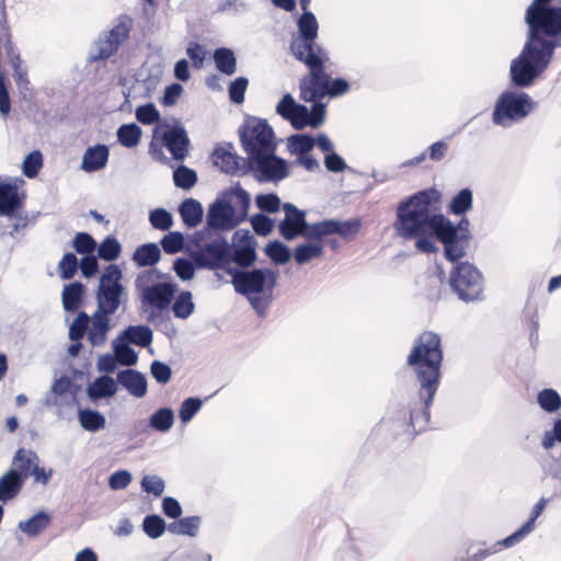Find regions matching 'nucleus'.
<instances>
[{"mask_svg": "<svg viewBox=\"0 0 561 561\" xmlns=\"http://www.w3.org/2000/svg\"><path fill=\"white\" fill-rule=\"evenodd\" d=\"M552 0H533L525 13L528 26L527 38L510 65L513 87H531L548 69L554 50L561 47V7L551 5Z\"/></svg>", "mask_w": 561, "mask_h": 561, "instance_id": "1", "label": "nucleus"}, {"mask_svg": "<svg viewBox=\"0 0 561 561\" xmlns=\"http://www.w3.org/2000/svg\"><path fill=\"white\" fill-rule=\"evenodd\" d=\"M444 353L439 334L424 331L414 340V344L407 357V365L412 369L419 386L417 397L422 403V414L412 413V421L424 426L439 387Z\"/></svg>", "mask_w": 561, "mask_h": 561, "instance_id": "2", "label": "nucleus"}, {"mask_svg": "<svg viewBox=\"0 0 561 561\" xmlns=\"http://www.w3.org/2000/svg\"><path fill=\"white\" fill-rule=\"evenodd\" d=\"M237 294L244 296L257 316L264 317L274 300L278 274L271 268L228 267Z\"/></svg>", "mask_w": 561, "mask_h": 561, "instance_id": "3", "label": "nucleus"}, {"mask_svg": "<svg viewBox=\"0 0 561 561\" xmlns=\"http://www.w3.org/2000/svg\"><path fill=\"white\" fill-rule=\"evenodd\" d=\"M438 197L439 194L436 190H424L402 201L397 208V220L393 224L397 236L403 240H415V247L422 253L432 254L437 252L438 249L432 240V237L435 238V232L425 229L424 232L410 236L407 233V227H410L411 218H414L415 213L421 211L427 217L438 216V213H434L431 207Z\"/></svg>", "mask_w": 561, "mask_h": 561, "instance_id": "4", "label": "nucleus"}, {"mask_svg": "<svg viewBox=\"0 0 561 561\" xmlns=\"http://www.w3.org/2000/svg\"><path fill=\"white\" fill-rule=\"evenodd\" d=\"M411 218L410 227H407V233L415 236L430 229L435 232V239L444 247V256L447 261L456 264L461 262L460 259L466 256L470 240L468 236L454 228L451 222L443 214L438 216L427 217L421 214H414Z\"/></svg>", "mask_w": 561, "mask_h": 561, "instance_id": "5", "label": "nucleus"}, {"mask_svg": "<svg viewBox=\"0 0 561 561\" xmlns=\"http://www.w3.org/2000/svg\"><path fill=\"white\" fill-rule=\"evenodd\" d=\"M187 251L198 268L210 271L224 268L227 272V268L230 267V243L224 236L213 232L208 228L195 231L190 236Z\"/></svg>", "mask_w": 561, "mask_h": 561, "instance_id": "6", "label": "nucleus"}, {"mask_svg": "<svg viewBox=\"0 0 561 561\" xmlns=\"http://www.w3.org/2000/svg\"><path fill=\"white\" fill-rule=\"evenodd\" d=\"M448 285L458 299L466 304L484 299V276L473 263L468 261L453 265Z\"/></svg>", "mask_w": 561, "mask_h": 561, "instance_id": "7", "label": "nucleus"}, {"mask_svg": "<svg viewBox=\"0 0 561 561\" xmlns=\"http://www.w3.org/2000/svg\"><path fill=\"white\" fill-rule=\"evenodd\" d=\"M296 59L309 69V73L299 81L300 99L305 102H314L325 98L330 80L324 66L329 60L328 51L318 50L317 54L296 57Z\"/></svg>", "mask_w": 561, "mask_h": 561, "instance_id": "8", "label": "nucleus"}, {"mask_svg": "<svg viewBox=\"0 0 561 561\" xmlns=\"http://www.w3.org/2000/svg\"><path fill=\"white\" fill-rule=\"evenodd\" d=\"M535 106V101L526 92L505 90L495 101L492 122L496 126L508 128L524 121Z\"/></svg>", "mask_w": 561, "mask_h": 561, "instance_id": "9", "label": "nucleus"}, {"mask_svg": "<svg viewBox=\"0 0 561 561\" xmlns=\"http://www.w3.org/2000/svg\"><path fill=\"white\" fill-rule=\"evenodd\" d=\"M134 20L128 14L118 15L113 26L99 35L98 39L93 43L89 61L95 62L99 60H106L114 56L122 44L129 37Z\"/></svg>", "mask_w": 561, "mask_h": 561, "instance_id": "10", "label": "nucleus"}, {"mask_svg": "<svg viewBox=\"0 0 561 561\" xmlns=\"http://www.w3.org/2000/svg\"><path fill=\"white\" fill-rule=\"evenodd\" d=\"M240 142L247 157L276 149L275 134L266 119L248 117L239 128Z\"/></svg>", "mask_w": 561, "mask_h": 561, "instance_id": "11", "label": "nucleus"}, {"mask_svg": "<svg viewBox=\"0 0 561 561\" xmlns=\"http://www.w3.org/2000/svg\"><path fill=\"white\" fill-rule=\"evenodd\" d=\"M276 149L263 153L247 157L244 164L247 174L259 183H278L289 176L288 163L285 159L276 156Z\"/></svg>", "mask_w": 561, "mask_h": 561, "instance_id": "12", "label": "nucleus"}, {"mask_svg": "<svg viewBox=\"0 0 561 561\" xmlns=\"http://www.w3.org/2000/svg\"><path fill=\"white\" fill-rule=\"evenodd\" d=\"M123 272L116 264L105 267L99 279L96 289V309L105 313L114 314L121 304L125 288L122 284Z\"/></svg>", "mask_w": 561, "mask_h": 561, "instance_id": "13", "label": "nucleus"}, {"mask_svg": "<svg viewBox=\"0 0 561 561\" xmlns=\"http://www.w3.org/2000/svg\"><path fill=\"white\" fill-rule=\"evenodd\" d=\"M297 27L298 36L294 37L290 44V51L295 58L324 50L316 43L319 24L312 12H302L297 20Z\"/></svg>", "mask_w": 561, "mask_h": 561, "instance_id": "14", "label": "nucleus"}, {"mask_svg": "<svg viewBox=\"0 0 561 561\" xmlns=\"http://www.w3.org/2000/svg\"><path fill=\"white\" fill-rule=\"evenodd\" d=\"M242 221L237 217V209L220 193L209 205L206 215V227L213 230H232Z\"/></svg>", "mask_w": 561, "mask_h": 561, "instance_id": "15", "label": "nucleus"}, {"mask_svg": "<svg viewBox=\"0 0 561 561\" xmlns=\"http://www.w3.org/2000/svg\"><path fill=\"white\" fill-rule=\"evenodd\" d=\"M255 248L256 240L249 230L234 231L230 243L229 264L234 263L241 270L251 267L257 259Z\"/></svg>", "mask_w": 561, "mask_h": 561, "instance_id": "16", "label": "nucleus"}, {"mask_svg": "<svg viewBox=\"0 0 561 561\" xmlns=\"http://www.w3.org/2000/svg\"><path fill=\"white\" fill-rule=\"evenodd\" d=\"M557 442L561 444V419L556 420L552 428L545 432L541 446L546 450H549ZM542 480L550 479L552 497H561V451L558 462L556 461L549 466H542Z\"/></svg>", "mask_w": 561, "mask_h": 561, "instance_id": "17", "label": "nucleus"}, {"mask_svg": "<svg viewBox=\"0 0 561 561\" xmlns=\"http://www.w3.org/2000/svg\"><path fill=\"white\" fill-rule=\"evenodd\" d=\"M282 208L285 216L278 224L280 236L287 241L298 237H304L308 240L310 224L306 220V211L291 203H284Z\"/></svg>", "mask_w": 561, "mask_h": 561, "instance_id": "18", "label": "nucleus"}, {"mask_svg": "<svg viewBox=\"0 0 561 561\" xmlns=\"http://www.w3.org/2000/svg\"><path fill=\"white\" fill-rule=\"evenodd\" d=\"M213 163L224 173L228 175L244 176L247 175L244 164L247 157H240L233 151L231 142L226 146L215 148L211 154Z\"/></svg>", "mask_w": 561, "mask_h": 561, "instance_id": "19", "label": "nucleus"}, {"mask_svg": "<svg viewBox=\"0 0 561 561\" xmlns=\"http://www.w3.org/2000/svg\"><path fill=\"white\" fill-rule=\"evenodd\" d=\"M178 291V285L173 282H159L142 288V302L150 305L158 310L169 308Z\"/></svg>", "mask_w": 561, "mask_h": 561, "instance_id": "20", "label": "nucleus"}, {"mask_svg": "<svg viewBox=\"0 0 561 561\" xmlns=\"http://www.w3.org/2000/svg\"><path fill=\"white\" fill-rule=\"evenodd\" d=\"M416 412L419 416L422 414V403L421 399L419 398V402L415 403L410 411L405 410H399L391 419L388 421H385V424H388V426L397 434H403L407 433L410 436L415 435L419 432L425 431L427 428L430 416L426 420V423L423 427H421L420 423L412 421V413Z\"/></svg>", "mask_w": 561, "mask_h": 561, "instance_id": "21", "label": "nucleus"}, {"mask_svg": "<svg viewBox=\"0 0 561 561\" xmlns=\"http://www.w3.org/2000/svg\"><path fill=\"white\" fill-rule=\"evenodd\" d=\"M162 144L174 160H184L188 153L190 138L181 124L173 125L162 133Z\"/></svg>", "mask_w": 561, "mask_h": 561, "instance_id": "22", "label": "nucleus"}, {"mask_svg": "<svg viewBox=\"0 0 561 561\" xmlns=\"http://www.w3.org/2000/svg\"><path fill=\"white\" fill-rule=\"evenodd\" d=\"M541 481H547V485L549 489H551L550 479H541ZM550 492H552V490H550ZM553 499L554 497H552V493H550L549 497H540L539 501L534 505L528 520L515 533L504 538L503 543L506 547H514L515 545L523 541L534 530L537 518L542 514L549 501Z\"/></svg>", "mask_w": 561, "mask_h": 561, "instance_id": "23", "label": "nucleus"}, {"mask_svg": "<svg viewBox=\"0 0 561 561\" xmlns=\"http://www.w3.org/2000/svg\"><path fill=\"white\" fill-rule=\"evenodd\" d=\"M116 380L135 398H142L147 393L146 376L138 370L124 369L117 374Z\"/></svg>", "mask_w": 561, "mask_h": 561, "instance_id": "24", "label": "nucleus"}, {"mask_svg": "<svg viewBox=\"0 0 561 561\" xmlns=\"http://www.w3.org/2000/svg\"><path fill=\"white\" fill-rule=\"evenodd\" d=\"M222 195L229 202L230 205L237 209V217L243 222L247 220L249 209L251 206L250 194L241 186L239 182L234 183L230 187L224 190Z\"/></svg>", "mask_w": 561, "mask_h": 561, "instance_id": "25", "label": "nucleus"}, {"mask_svg": "<svg viewBox=\"0 0 561 561\" xmlns=\"http://www.w3.org/2000/svg\"><path fill=\"white\" fill-rule=\"evenodd\" d=\"M110 149L106 145H94L87 148L81 161V170L88 173L96 172L106 167Z\"/></svg>", "mask_w": 561, "mask_h": 561, "instance_id": "26", "label": "nucleus"}, {"mask_svg": "<svg viewBox=\"0 0 561 561\" xmlns=\"http://www.w3.org/2000/svg\"><path fill=\"white\" fill-rule=\"evenodd\" d=\"M111 313L96 309L90 318L91 327L88 330V340L93 346H101L105 343L111 329Z\"/></svg>", "mask_w": 561, "mask_h": 561, "instance_id": "27", "label": "nucleus"}, {"mask_svg": "<svg viewBox=\"0 0 561 561\" xmlns=\"http://www.w3.org/2000/svg\"><path fill=\"white\" fill-rule=\"evenodd\" d=\"M21 206L18 186L13 183L0 182V216L12 217Z\"/></svg>", "mask_w": 561, "mask_h": 561, "instance_id": "28", "label": "nucleus"}, {"mask_svg": "<svg viewBox=\"0 0 561 561\" xmlns=\"http://www.w3.org/2000/svg\"><path fill=\"white\" fill-rule=\"evenodd\" d=\"M24 477L15 469H10L0 478V501L8 502L21 491Z\"/></svg>", "mask_w": 561, "mask_h": 561, "instance_id": "29", "label": "nucleus"}, {"mask_svg": "<svg viewBox=\"0 0 561 561\" xmlns=\"http://www.w3.org/2000/svg\"><path fill=\"white\" fill-rule=\"evenodd\" d=\"M118 337L126 341L128 344H134L139 347H148L153 340V332L148 325H128L123 330Z\"/></svg>", "mask_w": 561, "mask_h": 561, "instance_id": "30", "label": "nucleus"}, {"mask_svg": "<svg viewBox=\"0 0 561 561\" xmlns=\"http://www.w3.org/2000/svg\"><path fill=\"white\" fill-rule=\"evenodd\" d=\"M178 210L183 224L188 228L197 227L203 220L204 209L197 199H184Z\"/></svg>", "mask_w": 561, "mask_h": 561, "instance_id": "31", "label": "nucleus"}, {"mask_svg": "<svg viewBox=\"0 0 561 561\" xmlns=\"http://www.w3.org/2000/svg\"><path fill=\"white\" fill-rule=\"evenodd\" d=\"M117 392L116 381L107 376H100L94 379L87 388L88 397L93 400H100L105 398H111Z\"/></svg>", "mask_w": 561, "mask_h": 561, "instance_id": "32", "label": "nucleus"}, {"mask_svg": "<svg viewBox=\"0 0 561 561\" xmlns=\"http://www.w3.org/2000/svg\"><path fill=\"white\" fill-rule=\"evenodd\" d=\"M84 285L81 282H72L64 286L61 293L62 307L68 312L77 311L83 300Z\"/></svg>", "mask_w": 561, "mask_h": 561, "instance_id": "33", "label": "nucleus"}, {"mask_svg": "<svg viewBox=\"0 0 561 561\" xmlns=\"http://www.w3.org/2000/svg\"><path fill=\"white\" fill-rule=\"evenodd\" d=\"M131 259L139 267L153 266L161 259V250L157 243H145L134 251Z\"/></svg>", "mask_w": 561, "mask_h": 561, "instance_id": "34", "label": "nucleus"}, {"mask_svg": "<svg viewBox=\"0 0 561 561\" xmlns=\"http://www.w3.org/2000/svg\"><path fill=\"white\" fill-rule=\"evenodd\" d=\"M50 515L41 511L26 520H20L18 528L28 537H37L50 525Z\"/></svg>", "mask_w": 561, "mask_h": 561, "instance_id": "35", "label": "nucleus"}, {"mask_svg": "<svg viewBox=\"0 0 561 561\" xmlns=\"http://www.w3.org/2000/svg\"><path fill=\"white\" fill-rule=\"evenodd\" d=\"M175 415L171 408L164 407L156 410L148 419V425L156 432L168 433L174 425Z\"/></svg>", "mask_w": 561, "mask_h": 561, "instance_id": "36", "label": "nucleus"}, {"mask_svg": "<svg viewBox=\"0 0 561 561\" xmlns=\"http://www.w3.org/2000/svg\"><path fill=\"white\" fill-rule=\"evenodd\" d=\"M78 421L81 427L88 432H98L105 427L106 419L98 410L92 409H79Z\"/></svg>", "mask_w": 561, "mask_h": 561, "instance_id": "37", "label": "nucleus"}, {"mask_svg": "<svg viewBox=\"0 0 561 561\" xmlns=\"http://www.w3.org/2000/svg\"><path fill=\"white\" fill-rule=\"evenodd\" d=\"M202 519L199 516H187L172 522L168 530L174 535L195 537L198 533Z\"/></svg>", "mask_w": 561, "mask_h": 561, "instance_id": "38", "label": "nucleus"}, {"mask_svg": "<svg viewBox=\"0 0 561 561\" xmlns=\"http://www.w3.org/2000/svg\"><path fill=\"white\" fill-rule=\"evenodd\" d=\"M194 310L195 304L191 291L183 290L178 296L174 295L172 312L175 318L185 320L193 314Z\"/></svg>", "mask_w": 561, "mask_h": 561, "instance_id": "39", "label": "nucleus"}, {"mask_svg": "<svg viewBox=\"0 0 561 561\" xmlns=\"http://www.w3.org/2000/svg\"><path fill=\"white\" fill-rule=\"evenodd\" d=\"M112 347L117 362L123 366H134L138 362L137 352L130 346V344L123 341L121 337H116L112 342Z\"/></svg>", "mask_w": 561, "mask_h": 561, "instance_id": "40", "label": "nucleus"}, {"mask_svg": "<svg viewBox=\"0 0 561 561\" xmlns=\"http://www.w3.org/2000/svg\"><path fill=\"white\" fill-rule=\"evenodd\" d=\"M216 68L226 76H232L237 70V59L230 48L221 47L214 51Z\"/></svg>", "mask_w": 561, "mask_h": 561, "instance_id": "41", "label": "nucleus"}, {"mask_svg": "<svg viewBox=\"0 0 561 561\" xmlns=\"http://www.w3.org/2000/svg\"><path fill=\"white\" fill-rule=\"evenodd\" d=\"M322 254L323 247L318 241L299 244L294 250V259L299 265H304L314 259H319Z\"/></svg>", "mask_w": 561, "mask_h": 561, "instance_id": "42", "label": "nucleus"}, {"mask_svg": "<svg viewBox=\"0 0 561 561\" xmlns=\"http://www.w3.org/2000/svg\"><path fill=\"white\" fill-rule=\"evenodd\" d=\"M316 146L314 138L308 134H295L287 138V149L290 154L309 153Z\"/></svg>", "mask_w": 561, "mask_h": 561, "instance_id": "43", "label": "nucleus"}, {"mask_svg": "<svg viewBox=\"0 0 561 561\" xmlns=\"http://www.w3.org/2000/svg\"><path fill=\"white\" fill-rule=\"evenodd\" d=\"M141 128L135 124H123L116 131L118 142L126 148L136 147L141 138Z\"/></svg>", "mask_w": 561, "mask_h": 561, "instance_id": "44", "label": "nucleus"}, {"mask_svg": "<svg viewBox=\"0 0 561 561\" xmlns=\"http://www.w3.org/2000/svg\"><path fill=\"white\" fill-rule=\"evenodd\" d=\"M339 220L325 219L314 224H310L308 240L320 241L324 237L337 234Z\"/></svg>", "mask_w": 561, "mask_h": 561, "instance_id": "45", "label": "nucleus"}, {"mask_svg": "<svg viewBox=\"0 0 561 561\" xmlns=\"http://www.w3.org/2000/svg\"><path fill=\"white\" fill-rule=\"evenodd\" d=\"M473 195L470 188L460 190L450 201L448 210L453 215H465L472 208Z\"/></svg>", "mask_w": 561, "mask_h": 561, "instance_id": "46", "label": "nucleus"}, {"mask_svg": "<svg viewBox=\"0 0 561 561\" xmlns=\"http://www.w3.org/2000/svg\"><path fill=\"white\" fill-rule=\"evenodd\" d=\"M37 461L38 457L34 451L20 448L14 455L13 466L16 467L15 470H18L19 473H22V477H24L25 480Z\"/></svg>", "mask_w": 561, "mask_h": 561, "instance_id": "47", "label": "nucleus"}, {"mask_svg": "<svg viewBox=\"0 0 561 561\" xmlns=\"http://www.w3.org/2000/svg\"><path fill=\"white\" fill-rule=\"evenodd\" d=\"M96 249L98 256L107 262L115 261L122 252L119 241L113 236H107L99 245H96Z\"/></svg>", "mask_w": 561, "mask_h": 561, "instance_id": "48", "label": "nucleus"}, {"mask_svg": "<svg viewBox=\"0 0 561 561\" xmlns=\"http://www.w3.org/2000/svg\"><path fill=\"white\" fill-rule=\"evenodd\" d=\"M537 402L547 413H554L561 408L560 394L551 388H546L538 392Z\"/></svg>", "mask_w": 561, "mask_h": 561, "instance_id": "49", "label": "nucleus"}, {"mask_svg": "<svg viewBox=\"0 0 561 561\" xmlns=\"http://www.w3.org/2000/svg\"><path fill=\"white\" fill-rule=\"evenodd\" d=\"M265 254L278 265L286 264L291 256L290 249L280 241H271L265 245Z\"/></svg>", "mask_w": 561, "mask_h": 561, "instance_id": "50", "label": "nucleus"}, {"mask_svg": "<svg viewBox=\"0 0 561 561\" xmlns=\"http://www.w3.org/2000/svg\"><path fill=\"white\" fill-rule=\"evenodd\" d=\"M160 244L164 253L176 254L184 250L185 237L180 231H169L161 238Z\"/></svg>", "mask_w": 561, "mask_h": 561, "instance_id": "51", "label": "nucleus"}, {"mask_svg": "<svg viewBox=\"0 0 561 561\" xmlns=\"http://www.w3.org/2000/svg\"><path fill=\"white\" fill-rule=\"evenodd\" d=\"M165 529H168V526L159 515H147L142 520V530L151 539L160 538Z\"/></svg>", "mask_w": 561, "mask_h": 561, "instance_id": "52", "label": "nucleus"}, {"mask_svg": "<svg viewBox=\"0 0 561 561\" xmlns=\"http://www.w3.org/2000/svg\"><path fill=\"white\" fill-rule=\"evenodd\" d=\"M148 220L153 229L160 231H169L174 222L172 214L164 208L150 210Z\"/></svg>", "mask_w": 561, "mask_h": 561, "instance_id": "53", "label": "nucleus"}, {"mask_svg": "<svg viewBox=\"0 0 561 561\" xmlns=\"http://www.w3.org/2000/svg\"><path fill=\"white\" fill-rule=\"evenodd\" d=\"M173 182L179 188L190 190L196 184L197 174L193 169L182 164L173 171Z\"/></svg>", "mask_w": 561, "mask_h": 561, "instance_id": "54", "label": "nucleus"}, {"mask_svg": "<svg viewBox=\"0 0 561 561\" xmlns=\"http://www.w3.org/2000/svg\"><path fill=\"white\" fill-rule=\"evenodd\" d=\"M79 268V261L72 252L62 255L58 263V273L61 279L69 280L73 278Z\"/></svg>", "mask_w": 561, "mask_h": 561, "instance_id": "55", "label": "nucleus"}, {"mask_svg": "<svg viewBox=\"0 0 561 561\" xmlns=\"http://www.w3.org/2000/svg\"><path fill=\"white\" fill-rule=\"evenodd\" d=\"M42 167L43 154L39 150H34L24 158L22 171L26 178L33 179L38 174Z\"/></svg>", "mask_w": 561, "mask_h": 561, "instance_id": "56", "label": "nucleus"}, {"mask_svg": "<svg viewBox=\"0 0 561 561\" xmlns=\"http://www.w3.org/2000/svg\"><path fill=\"white\" fill-rule=\"evenodd\" d=\"M72 248L81 255H90L96 249V242L88 232H78L72 240Z\"/></svg>", "mask_w": 561, "mask_h": 561, "instance_id": "57", "label": "nucleus"}, {"mask_svg": "<svg viewBox=\"0 0 561 561\" xmlns=\"http://www.w3.org/2000/svg\"><path fill=\"white\" fill-rule=\"evenodd\" d=\"M203 405L199 398L191 397L185 399L179 410V417L182 423L187 424L198 413Z\"/></svg>", "mask_w": 561, "mask_h": 561, "instance_id": "58", "label": "nucleus"}, {"mask_svg": "<svg viewBox=\"0 0 561 561\" xmlns=\"http://www.w3.org/2000/svg\"><path fill=\"white\" fill-rule=\"evenodd\" d=\"M90 317L80 311L69 328V339L80 341L89 330Z\"/></svg>", "mask_w": 561, "mask_h": 561, "instance_id": "59", "label": "nucleus"}, {"mask_svg": "<svg viewBox=\"0 0 561 561\" xmlns=\"http://www.w3.org/2000/svg\"><path fill=\"white\" fill-rule=\"evenodd\" d=\"M136 118L144 125H152L160 121L161 116L153 103L140 105L135 112Z\"/></svg>", "mask_w": 561, "mask_h": 561, "instance_id": "60", "label": "nucleus"}, {"mask_svg": "<svg viewBox=\"0 0 561 561\" xmlns=\"http://www.w3.org/2000/svg\"><path fill=\"white\" fill-rule=\"evenodd\" d=\"M196 267L193 260L185 257H178L173 262V271L183 282L191 280L194 277Z\"/></svg>", "mask_w": 561, "mask_h": 561, "instance_id": "61", "label": "nucleus"}, {"mask_svg": "<svg viewBox=\"0 0 561 561\" xmlns=\"http://www.w3.org/2000/svg\"><path fill=\"white\" fill-rule=\"evenodd\" d=\"M255 204L264 213L274 214L280 208V198L275 193L259 194L255 196Z\"/></svg>", "mask_w": 561, "mask_h": 561, "instance_id": "62", "label": "nucleus"}, {"mask_svg": "<svg viewBox=\"0 0 561 561\" xmlns=\"http://www.w3.org/2000/svg\"><path fill=\"white\" fill-rule=\"evenodd\" d=\"M250 222L255 233L262 237L270 234L274 228V220L262 213L253 215Z\"/></svg>", "mask_w": 561, "mask_h": 561, "instance_id": "63", "label": "nucleus"}, {"mask_svg": "<svg viewBox=\"0 0 561 561\" xmlns=\"http://www.w3.org/2000/svg\"><path fill=\"white\" fill-rule=\"evenodd\" d=\"M249 81L245 77H238L229 85V99L234 104H241L244 101V94Z\"/></svg>", "mask_w": 561, "mask_h": 561, "instance_id": "64", "label": "nucleus"}]
</instances>
